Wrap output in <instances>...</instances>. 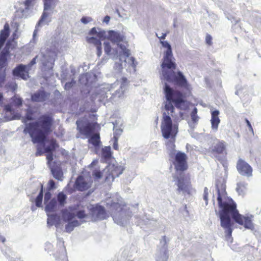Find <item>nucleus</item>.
I'll list each match as a JSON object with an SVG mask.
<instances>
[{
  "label": "nucleus",
  "instance_id": "f257e3e1",
  "mask_svg": "<svg viewBox=\"0 0 261 261\" xmlns=\"http://www.w3.org/2000/svg\"><path fill=\"white\" fill-rule=\"evenodd\" d=\"M216 186L218 193L217 200L219 207L221 208L219 211L221 226L225 229L227 241L231 240L232 231L231 227L233 223L231 221V217L239 224L244 225L246 228L252 229L253 228L251 220L252 216L251 215L245 217L240 214L236 208V204L233 202L231 201L228 203L224 200L226 194L224 186L221 185L219 187L218 183Z\"/></svg>",
  "mask_w": 261,
  "mask_h": 261
},
{
  "label": "nucleus",
  "instance_id": "f03ea898",
  "mask_svg": "<svg viewBox=\"0 0 261 261\" xmlns=\"http://www.w3.org/2000/svg\"><path fill=\"white\" fill-rule=\"evenodd\" d=\"M164 92L166 101L165 103L163 120L161 123V131L165 139H174L178 133V124L173 123L171 117H174V108L173 103L180 109L186 108V102L182 94L179 91L174 90L167 83L165 84Z\"/></svg>",
  "mask_w": 261,
  "mask_h": 261
},
{
  "label": "nucleus",
  "instance_id": "7ed1b4c3",
  "mask_svg": "<svg viewBox=\"0 0 261 261\" xmlns=\"http://www.w3.org/2000/svg\"><path fill=\"white\" fill-rule=\"evenodd\" d=\"M52 121L51 117L43 115L35 123L27 124L23 130L24 133L30 135L34 143L43 144L46 152H52L57 147L56 142L54 140H51L47 146H45L44 143L47 135L51 131Z\"/></svg>",
  "mask_w": 261,
  "mask_h": 261
},
{
  "label": "nucleus",
  "instance_id": "20e7f679",
  "mask_svg": "<svg viewBox=\"0 0 261 261\" xmlns=\"http://www.w3.org/2000/svg\"><path fill=\"white\" fill-rule=\"evenodd\" d=\"M161 43L163 47L167 48L161 65L162 79L165 81L186 87L187 85V81L182 72L178 71L176 73L174 71L176 65L174 61L175 59L173 57L171 45L167 41H161Z\"/></svg>",
  "mask_w": 261,
  "mask_h": 261
},
{
  "label": "nucleus",
  "instance_id": "39448f33",
  "mask_svg": "<svg viewBox=\"0 0 261 261\" xmlns=\"http://www.w3.org/2000/svg\"><path fill=\"white\" fill-rule=\"evenodd\" d=\"M56 55L57 49L55 45L51 48L48 47L42 48L40 54L34 58L28 65H19L14 69L13 73L15 76L27 80L29 77L28 71L30 70L32 66L36 64V59L40 61L45 70L50 69L53 68Z\"/></svg>",
  "mask_w": 261,
  "mask_h": 261
},
{
  "label": "nucleus",
  "instance_id": "423d86ee",
  "mask_svg": "<svg viewBox=\"0 0 261 261\" xmlns=\"http://www.w3.org/2000/svg\"><path fill=\"white\" fill-rule=\"evenodd\" d=\"M109 212L115 223L121 226L127 224L131 217L129 207L122 201L112 203Z\"/></svg>",
  "mask_w": 261,
  "mask_h": 261
},
{
  "label": "nucleus",
  "instance_id": "0eeeda50",
  "mask_svg": "<svg viewBox=\"0 0 261 261\" xmlns=\"http://www.w3.org/2000/svg\"><path fill=\"white\" fill-rule=\"evenodd\" d=\"M124 168L122 166L118 165L110 164L102 171L95 170L92 173L95 180L101 179L105 176V181L108 185H110L114 178L118 177L123 171Z\"/></svg>",
  "mask_w": 261,
  "mask_h": 261
},
{
  "label": "nucleus",
  "instance_id": "6e6552de",
  "mask_svg": "<svg viewBox=\"0 0 261 261\" xmlns=\"http://www.w3.org/2000/svg\"><path fill=\"white\" fill-rule=\"evenodd\" d=\"M169 154L171 158L174 157L173 164L177 172H182L188 168L186 154L182 152L176 153L175 145L173 142H170L167 145Z\"/></svg>",
  "mask_w": 261,
  "mask_h": 261
},
{
  "label": "nucleus",
  "instance_id": "1a4fd4ad",
  "mask_svg": "<svg viewBox=\"0 0 261 261\" xmlns=\"http://www.w3.org/2000/svg\"><path fill=\"white\" fill-rule=\"evenodd\" d=\"M89 210L88 214L86 213L85 210L79 211L76 216L79 219H85L84 222L103 220L108 217L104 207L100 205H97L95 206L91 205Z\"/></svg>",
  "mask_w": 261,
  "mask_h": 261
},
{
  "label": "nucleus",
  "instance_id": "9d476101",
  "mask_svg": "<svg viewBox=\"0 0 261 261\" xmlns=\"http://www.w3.org/2000/svg\"><path fill=\"white\" fill-rule=\"evenodd\" d=\"M108 38L113 43V45L117 46L116 48L118 51L122 52L124 56L128 57L130 51L126 48L127 42L125 41V37L123 34L115 31H110L108 32Z\"/></svg>",
  "mask_w": 261,
  "mask_h": 261
},
{
  "label": "nucleus",
  "instance_id": "9b49d317",
  "mask_svg": "<svg viewBox=\"0 0 261 261\" xmlns=\"http://www.w3.org/2000/svg\"><path fill=\"white\" fill-rule=\"evenodd\" d=\"M104 50L105 53L109 56L110 58H113L114 60H118V61H115V63L114 66V69L116 73L120 72L123 69L122 61H124L126 62V58L122 57L123 53L118 50L114 47H111L110 43L109 42H105ZM125 57H126L125 56Z\"/></svg>",
  "mask_w": 261,
  "mask_h": 261
},
{
  "label": "nucleus",
  "instance_id": "f8f14e48",
  "mask_svg": "<svg viewBox=\"0 0 261 261\" xmlns=\"http://www.w3.org/2000/svg\"><path fill=\"white\" fill-rule=\"evenodd\" d=\"M37 0H22L21 4L23 5L24 8L22 9V12L24 10H28L29 9L34 6ZM56 0H43L44 2V12L39 21L37 25L40 26L45 23V19L48 16L46 11L54 9L56 6Z\"/></svg>",
  "mask_w": 261,
  "mask_h": 261
},
{
  "label": "nucleus",
  "instance_id": "ddd939ff",
  "mask_svg": "<svg viewBox=\"0 0 261 261\" xmlns=\"http://www.w3.org/2000/svg\"><path fill=\"white\" fill-rule=\"evenodd\" d=\"M89 35L90 36L87 37V42L96 46L97 55L100 56L102 53L100 40L106 36V31L99 28H93L89 32Z\"/></svg>",
  "mask_w": 261,
  "mask_h": 261
},
{
  "label": "nucleus",
  "instance_id": "4468645a",
  "mask_svg": "<svg viewBox=\"0 0 261 261\" xmlns=\"http://www.w3.org/2000/svg\"><path fill=\"white\" fill-rule=\"evenodd\" d=\"M96 125V123H88L86 126L80 128L81 134L85 135L87 137H90L88 140L89 143L95 147L98 146L100 143L99 134H95L92 135L95 130Z\"/></svg>",
  "mask_w": 261,
  "mask_h": 261
},
{
  "label": "nucleus",
  "instance_id": "2eb2a0df",
  "mask_svg": "<svg viewBox=\"0 0 261 261\" xmlns=\"http://www.w3.org/2000/svg\"><path fill=\"white\" fill-rule=\"evenodd\" d=\"M177 186L178 191L182 192L183 194L187 193L190 194L192 192V188L190 184V179L185 177L182 172L179 174V177H177Z\"/></svg>",
  "mask_w": 261,
  "mask_h": 261
},
{
  "label": "nucleus",
  "instance_id": "dca6fc26",
  "mask_svg": "<svg viewBox=\"0 0 261 261\" xmlns=\"http://www.w3.org/2000/svg\"><path fill=\"white\" fill-rule=\"evenodd\" d=\"M92 183L93 180L92 177L80 176L75 181V188L79 191H85L91 187Z\"/></svg>",
  "mask_w": 261,
  "mask_h": 261
},
{
  "label": "nucleus",
  "instance_id": "f3484780",
  "mask_svg": "<svg viewBox=\"0 0 261 261\" xmlns=\"http://www.w3.org/2000/svg\"><path fill=\"white\" fill-rule=\"evenodd\" d=\"M74 215L68 211H65L63 213V218L65 221H68V223L65 226V230L67 232L72 231L75 227L79 226L81 224L77 220H72L74 217Z\"/></svg>",
  "mask_w": 261,
  "mask_h": 261
},
{
  "label": "nucleus",
  "instance_id": "a211bd4d",
  "mask_svg": "<svg viewBox=\"0 0 261 261\" xmlns=\"http://www.w3.org/2000/svg\"><path fill=\"white\" fill-rule=\"evenodd\" d=\"M237 168L238 172L242 175L250 177L252 176V169L251 167L242 159L238 161Z\"/></svg>",
  "mask_w": 261,
  "mask_h": 261
},
{
  "label": "nucleus",
  "instance_id": "6ab92c4d",
  "mask_svg": "<svg viewBox=\"0 0 261 261\" xmlns=\"http://www.w3.org/2000/svg\"><path fill=\"white\" fill-rule=\"evenodd\" d=\"M118 83V84H116V86L113 87V89L116 88L117 86H119V89H117L114 93L113 94L112 96L113 97H117L118 98H121L123 95L124 92L127 89V80L126 78L123 77L121 79L120 81H117L114 83Z\"/></svg>",
  "mask_w": 261,
  "mask_h": 261
},
{
  "label": "nucleus",
  "instance_id": "aec40b11",
  "mask_svg": "<svg viewBox=\"0 0 261 261\" xmlns=\"http://www.w3.org/2000/svg\"><path fill=\"white\" fill-rule=\"evenodd\" d=\"M116 84H118V83H113L111 85L108 84L102 85L97 90V95H99V98L100 99L107 98L108 95L111 94L110 92L112 90L113 87L116 86Z\"/></svg>",
  "mask_w": 261,
  "mask_h": 261
},
{
  "label": "nucleus",
  "instance_id": "412c9836",
  "mask_svg": "<svg viewBox=\"0 0 261 261\" xmlns=\"http://www.w3.org/2000/svg\"><path fill=\"white\" fill-rule=\"evenodd\" d=\"M161 243H163V246L161 249L157 252L156 260V261H167L168 255L167 253V248L165 245L166 241L165 237H164V240L163 241H162Z\"/></svg>",
  "mask_w": 261,
  "mask_h": 261
},
{
  "label": "nucleus",
  "instance_id": "4be33fe9",
  "mask_svg": "<svg viewBox=\"0 0 261 261\" xmlns=\"http://www.w3.org/2000/svg\"><path fill=\"white\" fill-rule=\"evenodd\" d=\"M49 95V93L43 90H40L32 95V99L35 101L42 102L48 99Z\"/></svg>",
  "mask_w": 261,
  "mask_h": 261
},
{
  "label": "nucleus",
  "instance_id": "5701e85b",
  "mask_svg": "<svg viewBox=\"0 0 261 261\" xmlns=\"http://www.w3.org/2000/svg\"><path fill=\"white\" fill-rule=\"evenodd\" d=\"M219 111L218 110H215L211 112V122L212 124V128L214 131L218 130V125L220 122V120L219 118Z\"/></svg>",
  "mask_w": 261,
  "mask_h": 261
},
{
  "label": "nucleus",
  "instance_id": "b1692460",
  "mask_svg": "<svg viewBox=\"0 0 261 261\" xmlns=\"http://www.w3.org/2000/svg\"><path fill=\"white\" fill-rule=\"evenodd\" d=\"M10 34V28L8 23L5 24L4 29L1 30L0 33V50L3 46L7 38Z\"/></svg>",
  "mask_w": 261,
  "mask_h": 261
},
{
  "label": "nucleus",
  "instance_id": "393cba45",
  "mask_svg": "<svg viewBox=\"0 0 261 261\" xmlns=\"http://www.w3.org/2000/svg\"><path fill=\"white\" fill-rule=\"evenodd\" d=\"M10 43L8 42L3 50L0 54V69H2L6 64L7 57L9 53Z\"/></svg>",
  "mask_w": 261,
  "mask_h": 261
},
{
  "label": "nucleus",
  "instance_id": "a878e982",
  "mask_svg": "<svg viewBox=\"0 0 261 261\" xmlns=\"http://www.w3.org/2000/svg\"><path fill=\"white\" fill-rule=\"evenodd\" d=\"M226 145L224 142H219L212 148V153H222L225 150Z\"/></svg>",
  "mask_w": 261,
  "mask_h": 261
},
{
  "label": "nucleus",
  "instance_id": "bb28decb",
  "mask_svg": "<svg viewBox=\"0 0 261 261\" xmlns=\"http://www.w3.org/2000/svg\"><path fill=\"white\" fill-rule=\"evenodd\" d=\"M45 211L47 213L54 211L57 205V200L55 198L51 199L49 201L44 203Z\"/></svg>",
  "mask_w": 261,
  "mask_h": 261
},
{
  "label": "nucleus",
  "instance_id": "cd10ccee",
  "mask_svg": "<svg viewBox=\"0 0 261 261\" xmlns=\"http://www.w3.org/2000/svg\"><path fill=\"white\" fill-rule=\"evenodd\" d=\"M51 171L55 178L59 180H62L63 172L61 169L59 168H51Z\"/></svg>",
  "mask_w": 261,
  "mask_h": 261
},
{
  "label": "nucleus",
  "instance_id": "c85d7f7f",
  "mask_svg": "<svg viewBox=\"0 0 261 261\" xmlns=\"http://www.w3.org/2000/svg\"><path fill=\"white\" fill-rule=\"evenodd\" d=\"M101 155L102 157L106 160L110 159L112 156L111 147L110 146H106L104 148H102Z\"/></svg>",
  "mask_w": 261,
  "mask_h": 261
},
{
  "label": "nucleus",
  "instance_id": "c756f323",
  "mask_svg": "<svg viewBox=\"0 0 261 261\" xmlns=\"http://www.w3.org/2000/svg\"><path fill=\"white\" fill-rule=\"evenodd\" d=\"M48 215V219H47V224L50 226L52 225H57L58 221H59V217L57 216L56 215Z\"/></svg>",
  "mask_w": 261,
  "mask_h": 261
},
{
  "label": "nucleus",
  "instance_id": "7c9ffc66",
  "mask_svg": "<svg viewBox=\"0 0 261 261\" xmlns=\"http://www.w3.org/2000/svg\"><path fill=\"white\" fill-rule=\"evenodd\" d=\"M247 185V184L245 182H240L238 183L236 190L239 195L244 194Z\"/></svg>",
  "mask_w": 261,
  "mask_h": 261
},
{
  "label": "nucleus",
  "instance_id": "2f4dec72",
  "mask_svg": "<svg viewBox=\"0 0 261 261\" xmlns=\"http://www.w3.org/2000/svg\"><path fill=\"white\" fill-rule=\"evenodd\" d=\"M66 195L63 192H60L58 194L57 198L60 204L62 206L64 205L66 202Z\"/></svg>",
  "mask_w": 261,
  "mask_h": 261
},
{
  "label": "nucleus",
  "instance_id": "473e14b6",
  "mask_svg": "<svg viewBox=\"0 0 261 261\" xmlns=\"http://www.w3.org/2000/svg\"><path fill=\"white\" fill-rule=\"evenodd\" d=\"M43 198V192L42 190L40 192L36 199V205L37 207H41Z\"/></svg>",
  "mask_w": 261,
  "mask_h": 261
},
{
  "label": "nucleus",
  "instance_id": "72a5a7b5",
  "mask_svg": "<svg viewBox=\"0 0 261 261\" xmlns=\"http://www.w3.org/2000/svg\"><path fill=\"white\" fill-rule=\"evenodd\" d=\"M197 109L196 108H195L191 114V117L192 120L195 123L197 122V121L198 120V117L197 115Z\"/></svg>",
  "mask_w": 261,
  "mask_h": 261
},
{
  "label": "nucleus",
  "instance_id": "f704fd0d",
  "mask_svg": "<svg viewBox=\"0 0 261 261\" xmlns=\"http://www.w3.org/2000/svg\"><path fill=\"white\" fill-rule=\"evenodd\" d=\"M6 74L5 70L0 69V85L4 84L6 81Z\"/></svg>",
  "mask_w": 261,
  "mask_h": 261
},
{
  "label": "nucleus",
  "instance_id": "c9c22d12",
  "mask_svg": "<svg viewBox=\"0 0 261 261\" xmlns=\"http://www.w3.org/2000/svg\"><path fill=\"white\" fill-rule=\"evenodd\" d=\"M128 64H129L130 66L133 68L134 72H135L137 63L135 62V58L133 57L130 58L128 59Z\"/></svg>",
  "mask_w": 261,
  "mask_h": 261
},
{
  "label": "nucleus",
  "instance_id": "e433bc0d",
  "mask_svg": "<svg viewBox=\"0 0 261 261\" xmlns=\"http://www.w3.org/2000/svg\"><path fill=\"white\" fill-rule=\"evenodd\" d=\"M6 113H10L11 115L14 114V111L13 110L11 106L10 105H6L4 108Z\"/></svg>",
  "mask_w": 261,
  "mask_h": 261
},
{
  "label": "nucleus",
  "instance_id": "4c0bfd02",
  "mask_svg": "<svg viewBox=\"0 0 261 261\" xmlns=\"http://www.w3.org/2000/svg\"><path fill=\"white\" fill-rule=\"evenodd\" d=\"M75 82L72 80L71 82L66 83L65 85V90H69L75 84Z\"/></svg>",
  "mask_w": 261,
  "mask_h": 261
},
{
  "label": "nucleus",
  "instance_id": "58836bf2",
  "mask_svg": "<svg viewBox=\"0 0 261 261\" xmlns=\"http://www.w3.org/2000/svg\"><path fill=\"white\" fill-rule=\"evenodd\" d=\"M81 22L84 24H87L92 20V18L90 17H83L81 19Z\"/></svg>",
  "mask_w": 261,
  "mask_h": 261
},
{
  "label": "nucleus",
  "instance_id": "ea45409f",
  "mask_svg": "<svg viewBox=\"0 0 261 261\" xmlns=\"http://www.w3.org/2000/svg\"><path fill=\"white\" fill-rule=\"evenodd\" d=\"M13 100L14 103L16 106H19L22 104V100L20 98L14 97Z\"/></svg>",
  "mask_w": 261,
  "mask_h": 261
},
{
  "label": "nucleus",
  "instance_id": "a19ab883",
  "mask_svg": "<svg viewBox=\"0 0 261 261\" xmlns=\"http://www.w3.org/2000/svg\"><path fill=\"white\" fill-rule=\"evenodd\" d=\"M51 194L50 192H46L44 195V203L49 201L51 200Z\"/></svg>",
  "mask_w": 261,
  "mask_h": 261
},
{
  "label": "nucleus",
  "instance_id": "79ce46f5",
  "mask_svg": "<svg viewBox=\"0 0 261 261\" xmlns=\"http://www.w3.org/2000/svg\"><path fill=\"white\" fill-rule=\"evenodd\" d=\"M207 195H208V189L206 187H205L204 190L203 199L205 201V203L206 204H207V202H208Z\"/></svg>",
  "mask_w": 261,
  "mask_h": 261
},
{
  "label": "nucleus",
  "instance_id": "37998d69",
  "mask_svg": "<svg viewBox=\"0 0 261 261\" xmlns=\"http://www.w3.org/2000/svg\"><path fill=\"white\" fill-rule=\"evenodd\" d=\"M212 37L210 35H207L205 38V41L206 43L208 45H211L212 43Z\"/></svg>",
  "mask_w": 261,
  "mask_h": 261
},
{
  "label": "nucleus",
  "instance_id": "c03bdc74",
  "mask_svg": "<svg viewBox=\"0 0 261 261\" xmlns=\"http://www.w3.org/2000/svg\"><path fill=\"white\" fill-rule=\"evenodd\" d=\"M49 189L51 190L55 188V183L53 180H50L48 182Z\"/></svg>",
  "mask_w": 261,
  "mask_h": 261
},
{
  "label": "nucleus",
  "instance_id": "a18cd8bd",
  "mask_svg": "<svg viewBox=\"0 0 261 261\" xmlns=\"http://www.w3.org/2000/svg\"><path fill=\"white\" fill-rule=\"evenodd\" d=\"M46 159L48 160V162H51L53 160L52 152H47Z\"/></svg>",
  "mask_w": 261,
  "mask_h": 261
},
{
  "label": "nucleus",
  "instance_id": "49530a36",
  "mask_svg": "<svg viewBox=\"0 0 261 261\" xmlns=\"http://www.w3.org/2000/svg\"><path fill=\"white\" fill-rule=\"evenodd\" d=\"M156 36L161 40H164L165 39L166 37V35H167V33H162V35L159 36H158V35L156 34Z\"/></svg>",
  "mask_w": 261,
  "mask_h": 261
},
{
  "label": "nucleus",
  "instance_id": "de8ad7c7",
  "mask_svg": "<svg viewBox=\"0 0 261 261\" xmlns=\"http://www.w3.org/2000/svg\"><path fill=\"white\" fill-rule=\"evenodd\" d=\"M110 20V17L107 15L105 17V18L103 20V22H105L106 23H108L109 22Z\"/></svg>",
  "mask_w": 261,
  "mask_h": 261
},
{
  "label": "nucleus",
  "instance_id": "09e8293b",
  "mask_svg": "<svg viewBox=\"0 0 261 261\" xmlns=\"http://www.w3.org/2000/svg\"><path fill=\"white\" fill-rule=\"evenodd\" d=\"M246 122L247 123V124L249 129L251 131H253V128L251 126V125L250 122L247 119H246Z\"/></svg>",
  "mask_w": 261,
  "mask_h": 261
},
{
  "label": "nucleus",
  "instance_id": "8fccbe9b",
  "mask_svg": "<svg viewBox=\"0 0 261 261\" xmlns=\"http://www.w3.org/2000/svg\"><path fill=\"white\" fill-rule=\"evenodd\" d=\"M113 147L116 150H117L118 149V145L116 140L115 141L114 143Z\"/></svg>",
  "mask_w": 261,
  "mask_h": 261
},
{
  "label": "nucleus",
  "instance_id": "3c124183",
  "mask_svg": "<svg viewBox=\"0 0 261 261\" xmlns=\"http://www.w3.org/2000/svg\"><path fill=\"white\" fill-rule=\"evenodd\" d=\"M1 241L3 243L5 242V238L1 235H0V242Z\"/></svg>",
  "mask_w": 261,
  "mask_h": 261
},
{
  "label": "nucleus",
  "instance_id": "603ef678",
  "mask_svg": "<svg viewBox=\"0 0 261 261\" xmlns=\"http://www.w3.org/2000/svg\"><path fill=\"white\" fill-rule=\"evenodd\" d=\"M36 34V30H35L33 33V40H34V42H35V37Z\"/></svg>",
  "mask_w": 261,
  "mask_h": 261
},
{
  "label": "nucleus",
  "instance_id": "864d4df0",
  "mask_svg": "<svg viewBox=\"0 0 261 261\" xmlns=\"http://www.w3.org/2000/svg\"><path fill=\"white\" fill-rule=\"evenodd\" d=\"M27 119L28 120H32V117L30 115H29V114L27 115Z\"/></svg>",
  "mask_w": 261,
  "mask_h": 261
},
{
  "label": "nucleus",
  "instance_id": "5fc2aeb1",
  "mask_svg": "<svg viewBox=\"0 0 261 261\" xmlns=\"http://www.w3.org/2000/svg\"><path fill=\"white\" fill-rule=\"evenodd\" d=\"M87 76H88V74H86L85 75L82 76V79L86 78L87 79Z\"/></svg>",
  "mask_w": 261,
  "mask_h": 261
},
{
  "label": "nucleus",
  "instance_id": "6e6d98bb",
  "mask_svg": "<svg viewBox=\"0 0 261 261\" xmlns=\"http://www.w3.org/2000/svg\"><path fill=\"white\" fill-rule=\"evenodd\" d=\"M12 119H15V118H14V117H13L12 118H9V119H8V120H11Z\"/></svg>",
  "mask_w": 261,
  "mask_h": 261
},
{
  "label": "nucleus",
  "instance_id": "4d7b16f0",
  "mask_svg": "<svg viewBox=\"0 0 261 261\" xmlns=\"http://www.w3.org/2000/svg\"><path fill=\"white\" fill-rule=\"evenodd\" d=\"M174 27H176V24L175 23V22L174 23Z\"/></svg>",
  "mask_w": 261,
  "mask_h": 261
},
{
  "label": "nucleus",
  "instance_id": "13d9d810",
  "mask_svg": "<svg viewBox=\"0 0 261 261\" xmlns=\"http://www.w3.org/2000/svg\"><path fill=\"white\" fill-rule=\"evenodd\" d=\"M40 154L38 152L36 153V155Z\"/></svg>",
  "mask_w": 261,
  "mask_h": 261
},
{
  "label": "nucleus",
  "instance_id": "bf43d9fd",
  "mask_svg": "<svg viewBox=\"0 0 261 261\" xmlns=\"http://www.w3.org/2000/svg\"><path fill=\"white\" fill-rule=\"evenodd\" d=\"M62 261H66V260H62Z\"/></svg>",
  "mask_w": 261,
  "mask_h": 261
}]
</instances>
